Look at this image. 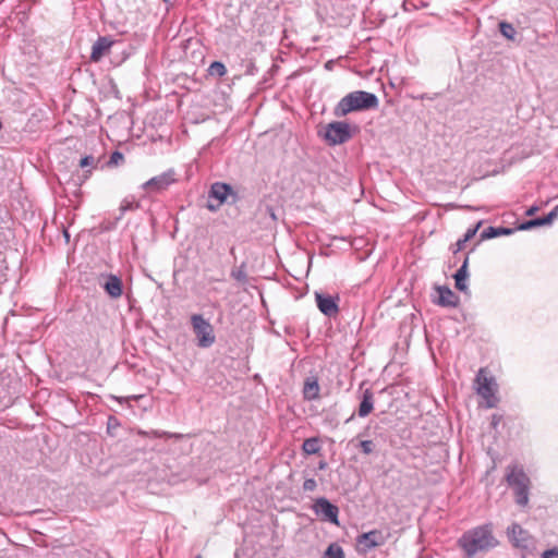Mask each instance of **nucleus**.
Returning a JSON list of instances; mask_svg holds the SVG:
<instances>
[{
	"label": "nucleus",
	"mask_w": 558,
	"mask_h": 558,
	"mask_svg": "<svg viewBox=\"0 0 558 558\" xmlns=\"http://www.w3.org/2000/svg\"><path fill=\"white\" fill-rule=\"evenodd\" d=\"M177 182L174 169H168L159 175L153 177L142 184V189L147 193H160L166 191L171 184Z\"/></svg>",
	"instance_id": "6e6552de"
},
{
	"label": "nucleus",
	"mask_w": 558,
	"mask_h": 558,
	"mask_svg": "<svg viewBox=\"0 0 558 558\" xmlns=\"http://www.w3.org/2000/svg\"><path fill=\"white\" fill-rule=\"evenodd\" d=\"M163 2H168L169 0H162Z\"/></svg>",
	"instance_id": "37998d69"
},
{
	"label": "nucleus",
	"mask_w": 558,
	"mask_h": 558,
	"mask_svg": "<svg viewBox=\"0 0 558 558\" xmlns=\"http://www.w3.org/2000/svg\"><path fill=\"white\" fill-rule=\"evenodd\" d=\"M537 210H538V208L536 206H532L531 208H529L526 210V215L527 216H533Z\"/></svg>",
	"instance_id": "4c0bfd02"
},
{
	"label": "nucleus",
	"mask_w": 558,
	"mask_h": 558,
	"mask_svg": "<svg viewBox=\"0 0 558 558\" xmlns=\"http://www.w3.org/2000/svg\"><path fill=\"white\" fill-rule=\"evenodd\" d=\"M514 232V229L512 228H505V227H488L487 229H485L482 234H481V239L482 240H488V239H493V238H496V236H499V235H510Z\"/></svg>",
	"instance_id": "6ab92c4d"
},
{
	"label": "nucleus",
	"mask_w": 558,
	"mask_h": 558,
	"mask_svg": "<svg viewBox=\"0 0 558 558\" xmlns=\"http://www.w3.org/2000/svg\"><path fill=\"white\" fill-rule=\"evenodd\" d=\"M316 515H320L324 521L339 525V508L325 497L316 498Z\"/></svg>",
	"instance_id": "f8f14e48"
},
{
	"label": "nucleus",
	"mask_w": 558,
	"mask_h": 558,
	"mask_svg": "<svg viewBox=\"0 0 558 558\" xmlns=\"http://www.w3.org/2000/svg\"><path fill=\"white\" fill-rule=\"evenodd\" d=\"M104 289L112 299H118L123 293L122 280L116 275H109Z\"/></svg>",
	"instance_id": "f3484780"
},
{
	"label": "nucleus",
	"mask_w": 558,
	"mask_h": 558,
	"mask_svg": "<svg viewBox=\"0 0 558 558\" xmlns=\"http://www.w3.org/2000/svg\"><path fill=\"white\" fill-rule=\"evenodd\" d=\"M499 421V417L497 415H493V425L496 426Z\"/></svg>",
	"instance_id": "58836bf2"
},
{
	"label": "nucleus",
	"mask_w": 558,
	"mask_h": 558,
	"mask_svg": "<svg viewBox=\"0 0 558 558\" xmlns=\"http://www.w3.org/2000/svg\"><path fill=\"white\" fill-rule=\"evenodd\" d=\"M138 205L136 204L135 206L133 205L132 202H129L128 199H124L122 203H121V206H120V210L122 213L126 211V210H132L134 208H137Z\"/></svg>",
	"instance_id": "7c9ffc66"
},
{
	"label": "nucleus",
	"mask_w": 558,
	"mask_h": 558,
	"mask_svg": "<svg viewBox=\"0 0 558 558\" xmlns=\"http://www.w3.org/2000/svg\"><path fill=\"white\" fill-rule=\"evenodd\" d=\"M232 196L233 202L236 199V193L232 190L230 184L222 182H215L211 184L208 197L209 199L217 201L216 204L208 202L207 208L210 211H216L220 208V206L228 201V197Z\"/></svg>",
	"instance_id": "0eeeda50"
},
{
	"label": "nucleus",
	"mask_w": 558,
	"mask_h": 558,
	"mask_svg": "<svg viewBox=\"0 0 558 558\" xmlns=\"http://www.w3.org/2000/svg\"><path fill=\"white\" fill-rule=\"evenodd\" d=\"M209 73L211 75L223 76L227 73L226 65L220 61H214L209 65Z\"/></svg>",
	"instance_id": "5701e85b"
},
{
	"label": "nucleus",
	"mask_w": 558,
	"mask_h": 558,
	"mask_svg": "<svg viewBox=\"0 0 558 558\" xmlns=\"http://www.w3.org/2000/svg\"><path fill=\"white\" fill-rule=\"evenodd\" d=\"M507 534L514 547L522 549H530L533 547V538L520 524L512 523L508 526Z\"/></svg>",
	"instance_id": "9b49d317"
},
{
	"label": "nucleus",
	"mask_w": 558,
	"mask_h": 558,
	"mask_svg": "<svg viewBox=\"0 0 558 558\" xmlns=\"http://www.w3.org/2000/svg\"><path fill=\"white\" fill-rule=\"evenodd\" d=\"M315 389H316V398H317V397H318V390H319V386H318V383H317V381H316Z\"/></svg>",
	"instance_id": "a19ab883"
},
{
	"label": "nucleus",
	"mask_w": 558,
	"mask_h": 558,
	"mask_svg": "<svg viewBox=\"0 0 558 558\" xmlns=\"http://www.w3.org/2000/svg\"><path fill=\"white\" fill-rule=\"evenodd\" d=\"M466 242H468V241H466L465 239H463V238H462V239H459V240L457 241V243H456V247H454V250H453V253H454V254H457L459 251L463 250V247H464V245H465V243H466Z\"/></svg>",
	"instance_id": "2f4dec72"
},
{
	"label": "nucleus",
	"mask_w": 558,
	"mask_h": 558,
	"mask_svg": "<svg viewBox=\"0 0 558 558\" xmlns=\"http://www.w3.org/2000/svg\"><path fill=\"white\" fill-rule=\"evenodd\" d=\"M378 105L379 100L375 94L365 90H354L340 99L333 109V114L341 118L354 111L376 109Z\"/></svg>",
	"instance_id": "f03ea898"
},
{
	"label": "nucleus",
	"mask_w": 558,
	"mask_h": 558,
	"mask_svg": "<svg viewBox=\"0 0 558 558\" xmlns=\"http://www.w3.org/2000/svg\"><path fill=\"white\" fill-rule=\"evenodd\" d=\"M506 480L510 487L513 488L515 502L519 506H526L529 502L530 478L522 468L517 465L508 466Z\"/></svg>",
	"instance_id": "7ed1b4c3"
},
{
	"label": "nucleus",
	"mask_w": 558,
	"mask_h": 558,
	"mask_svg": "<svg viewBox=\"0 0 558 558\" xmlns=\"http://www.w3.org/2000/svg\"><path fill=\"white\" fill-rule=\"evenodd\" d=\"M194 558H202V556H201V555H197V556H195Z\"/></svg>",
	"instance_id": "79ce46f5"
},
{
	"label": "nucleus",
	"mask_w": 558,
	"mask_h": 558,
	"mask_svg": "<svg viewBox=\"0 0 558 558\" xmlns=\"http://www.w3.org/2000/svg\"><path fill=\"white\" fill-rule=\"evenodd\" d=\"M267 213L269 214L270 218L276 221L277 220V216L275 214V210L271 208V207H267Z\"/></svg>",
	"instance_id": "e433bc0d"
},
{
	"label": "nucleus",
	"mask_w": 558,
	"mask_h": 558,
	"mask_svg": "<svg viewBox=\"0 0 558 558\" xmlns=\"http://www.w3.org/2000/svg\"><path fill=\"white\" fill-rule=\"evenodd\" d=\"M499 31L504 37L510 40H514L517 36V31L511 23L500 22Z\"/></svg>",
	"instance_id": "4be33fe9"
},
{
	"label": "nucleus",
	"mask_w": 558,
	"mask_h": 558,
	"mask_svg": "<svg viewBox=\"0 0 558 558\" xmlns=\"http://www.w3.org/2000/svg\"><path fill=\"white\" fill-rule=\"evenodd\" d=\"M335 64H336V61H333V60H329V61H327V62L325 63V69H326L327 71H331V70L333 69Z\"/></svg>",
	"instance_id": "c9c22d12"
},
{
	"label": "nucleus",
	"mask_w": 558,
	"mask_h": 558,
	"mask_svg": "<svg viewBox=\"0 0 558 558\" xmlns=\"http://www.w3.org/2000/svg\"><path fill=\"white\" fill-rule=\"evenodd\" d=\"M120 426V422L116 416H109L107 423V432L109 435L113 436V430Z\"/></svg>",
	"instance_id": "a878e982"
},
{
	"label": "nucleus",
	"mask_w": 558,
	"mask_h": 558,
	"mask_svg": "<svg viewBox=\"0 0 558 558\" xmlns=\"http://www.w3.org/2000/svg\"><path fill=\"white\" fill-rule=\"evenodd\" d=\"M191 324L199 348H209L216 341L214 328L201 314L191 316Z\"/></svg>",
	"instance_id": "20e7f679"
},
{
	"label": "nucleus",
	"mask_w": 558,
	"mask_h": 558,
	"mask_svg": "<svg viewBox=\"0 0 558 558\" xmlns=\"http://www.w3.org/2000/svg\"><path fill=\"white\" fill-rule=\"evenodd\" d=\"M360 448L363 453L369 454L374 451V442L372 440H362Z\"/></svg>",
	"instance_id": "cd10ccee"
},
{
	"label": "nucleus",
	"mask_w": 558,
	"mask_h": 558,
	"mask_svg": "<svg viewBox=\"0 0 558 558\" xmlns=\"http://www.w3.org/2000/svg\"><path fill=\"white\" fill-rule=\"evenodd\" d=\"M124 160V156L119 150H116L111 154L110 159L108 161V166H118L120 162Z\"/></svg>",
	"instance_id": "bb28decb"
},
{
	"label": "nucleus",
	"mask_w": 558,
	"mask_h": 558,
	"mask_svg": "<svg viewBox=\"0 0 558 558\" xmlns=\"http://www.w3.org/2000/svg\"><path fill=\"white\" fill-rule=\"evenodd\" d=\"M97 166V160L93 156H85L80 161V167L85 169L88 168L84 173V180L88 179L89 174L92 173V170L95 169Z\"/></svg>",
	"instance_id": "412c9836"
},
{
	"label": "nucleus",
	"mask_w": 558,
	"mask_h": 558,
	"mask_svg": "<svg viewBox=\"0 0 558 558\" xmlns=\"http://www.w3.org/2000/svg\"><path fill=\"white\" fill-rule=\"evenodd\" d=\"M558 217V205L549 211L545 217H537L522 222L518 230H531L536 227L550 226Z\"/></svg>",
	"instance_id": "ddd939ff"
},
{
	"label": "nucleus",
	"mask_w": 558,
	"mask_h": 558,
	"mask_svg": "<svg viewBox=\"0 0 558 558\" xmlns=\"http://www.w3.org/2000/svg\"><path fill=\"white\" fill-rule=\"evenodd\" d=\"M304 489L305 490H313L314 489V480L313 478L305 480V482H304Z\"/></svg>",
	"instance_id": "f704fd0d"
},
{
	"label": "nucleus",
	"mask_w": 558,
	"mask_h": 558,
	"mask_svg": "<svg viewBox=\"0 0 558 558\" xmlns=\"http://www.w3.org/2000/svg\"><path fill=\"white\" fill-rule=\"evenodd\" d=\"M322 558H345L342 547L337 543H331L325 550Z\"/></svg>",
	"instance_id": "aec40b11"
},
{
	"label": "nucleus",
	"mask_w": 558,
	"mask_h": 558,
	"mask_svg": "<svg viewBox=\"0 0 558 558\" xmlns=\"http://www.w3.org/2000/svg\"><path fill=\"white\" fill-rule=\"evenodd\" d=\"M155 436L156 437H175V438H180L181 437V435L170 434V433H167V432H155Z\"/></svg>",
	"instance_id": "72a5a7b5"
},
{
	"label": "nucleus",
	"mask_w": 558,
	"mask_h": 558,
	"mask_svg": "<svg viewBox=\"0 0 558 558\" xmlns=\"http://www.w3.org/2000/svg\"><path fill=\"white\" fill-rule=\"evenodd\" d=\"M231 277L233 279H235L236 281L239 282H246L247 280V275H246V271H245V265L242 264L240 267H238L236 269H233L231 271Z\"/></svg>",
	"instance_id": "b1692460"
},
{
	"label": "nucleus",
	"mask_w": 558,
	"mask_h": 558,
	"mask_svg": "<svg viewBox=\"0 0 558 558\" xmlns=\"http://www.w3.org/2000/svg\"><path fill=\"white\" fill-rule=\"evenodd\" d=\"M482 222L480 221L474 228H470L468 229V231L465 232L463 239H465L466 241H470L477 232L478 228L481 227Z\"/></svg>",
	"instance_id": "c756f323"
},
{
	"label": "nucleus",
	"mask_w": 558,
	"mask_h": 558,
	"mask_svg": "<svg viewBox=\"0 0 558 558\" xmlns=\"http://www.w3.org/2000/svg\"><path fill=\"white\" fill-rule=\"evenodd\" d=\"M477 383V393L486 400L487 408H494L497 403V398L495 397V380L494 378H489L483 375V369L476 376Z\"/></svg>",
	"instance_id": "9d476101"
},
{
	"label": "nucleus",
	"mask_w": 558,
	"mask_h": 558,
	"mask_svg": "<svg viewBox=\"0 0 558 558\" xmlns=\"http://www.w3.org/2000/svg\"><path fill=\"white\" fill-rule=\"evenodd\" d=\"M468 265H469V257L466 256L464 258V262L461 265V267L453 275V278L456 281V288L463 293H469V287L466 284V279L469 277Z\"/></svg>",
	"instance_id": "a211bd4d"
},
{
	"label": "nucleus",
	"mask_w": 558,
	"mask_h": 558,
	"mask_svg": "<svg viewBox=\"0 0 558 558\" xmlns=\"http://www.w3.org/2000/svg\"><path fill=\"white\" fill-rule=\"evenodd\" d=\"M314 437L307 438L303 444V450L307 454H314Z\"/></svg>",
	"instance_id": "c85d7f7f"
},
{
	"label": "nucleus",
	"mask_w": 558,
	"mask_h": 558,
	"mask_svg": "<svg viewBox=\"0 0 558 558\" xmlns=\"http://www.w3.org/2000/svg\"><path fill=\"white\" fill-rule=\"evenodd\" d=\"M304 396L307 400L314 399V379L307 378L304 384Z\"/></svg>",
	"instance_id": "393cba45"
},
{
	"label": "nucleus",
	"mask_w": 558,
	"mask_h": 558,
	"mask_svg": "<svg viewBox=\"0 0 558 558\" xmlns=\"http://www.w3.org/2000/svg\"><path fill=\"white\" fill-rule=\"evenodd\" d=\"M436 291L438 292V299L434 300V303L437 305L442 307H456L459 304V296L447 286H437Z\"/></svg>",
	"instance_id": "4468645a"
},
{
	"label": "nucleus",
	"mask_w": 558,
	"mask_h": 558,
	"mask_svg": "<svg viewBox=\"0 0 558 558\" xmlns=\"http://www.w3.org/2000/svg\"><path fill=\"white\" fill-rule=\"evenodd\" d=\"M374 409V393L369 388H366L362 392L361 402L357 409V415L360 417H366L372 413Z\"/></svg>",
	"instance_id": "dca6fc26"
},
{
	"label": "nucleus",
	"mask_w": 558,
	"mask_h": 558,
	"mask_svg": "<svg viewBox=\"0 0 558 558\" xmlns=\"http://www.w3.org/2000/svg\"><path fill=\"white\" fill-rule=\"evenodd\" d=\"M318 468H319L320 470L325 469V468H326V462H324V461H319V462H318Z\"/></svg>",
	"instance_id": "ea45409f"
},
{
	"label": "nucleus",
	"mask_w": 558,
	"mask_h": 558,
	"mask_svg": "<svg viewBox=\"0 0 558 558\" xmlns=\"http://www.w3.org/2000/svg\"><path fill=\"white\" fill-rule=\"evenodd\" d=\"M458 545L465 558H473L496 548L499 541L494 534L493 523H485L465 531L458 539Z\"/></svg>",
	"instance_id": "f257e3e1"
},
{
	"label": "nucleus",
	"mask_w": 558,
	"mask_h": 558,
	"mask_svg": "<svg viewBox=\"0 0 558 558\" xmlns=\"http://www.w3.org/2000/svg\"><path fill=\"white\" fill-rule=\"evenodd\" d=\"M543 558H558V549H549L543 554Z\"/></svg>",
	"instance_id": "473e14b6"
},
{
	"label": "nucleus",
	"mask_w": 558,
	"mask_h": 558,
	"mask_svg": "<svg viewBox=\"0 0 558 558\" xmlns=\"http://www.w3.org/2000/svg\"><path fill=\"white\" fill-rule=\"evenodd\" d=\"M340 295L338 293L316 292V307L329 319H336L340 313Z\"/></svg>",
	"instance_id": "423d86ee"
},
{
	"label": "nucleus",
	"mask_w": 558,
	"mask_h": 558,
	"mask_svg": "<svg viewBox=\"0 0 558 558\" xmlns=\"http://www.w3.org/2000/svg\"><path fill=\"white\" fill-rule=\"evenodd\" d=\"M387 537L379 530H372L362 533L356 537V549L359 553L366 554L375 547H379L386 543Z\"/></svg>",
	"instance_id": "1a4fd4ad"
},
{
	"label": "nucleus",
	"mask_w": 558,
	"mask_h": 558,
	"mask_svg": "<svg viewBox=\"0 0 558 558\" xmlns=\"http://www.w3.org/2000/svg\"><path fill=\"white\" fill-rule=\"evenodd\" d=\"M353 136L351 125L344 121H333L325 128L324 138L331 145H341Z\"/></svg>",
	"instance_id": "39448f33"
},
{
	"label": "nucleus",
	"mask_w": 558,
	"mask_h": 558,
	"mask_svg": "<svg viewBox=\"0 0 558 558\" xmlns=\"http://www.w3.org/2000/svg\"><path fill=\"white\" fill-rule=\"evenodd\" d=\"M113 45V40L108 36H100L92 47L90 60L98 62L101 58L109 52Z\"/></svg>",
	"instance_id": "2eb2a0df"
}]
</instances>
